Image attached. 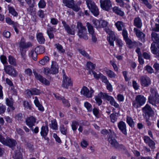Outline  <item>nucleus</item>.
<instances>
[{
	"label": "nucleus",
	"instance_id": "f257e3e1",
	"mask_svg": "<svg viewBox=\"0 0 159 159\" xmlns=\"http://www.w3.org/2000/svg\"><path fill=\"white\" fill-rule=\"evenodd\" d=\"M101 132L103 135L108 134L107 135V140L109 143L111 144V147L119 150L120 149L126 150L125 147L122 144H119L114 137V136L116 137V135L113 131L111 129H109V130L106 129H103Z\"/></svg>",
	"mask_w": 159,
	"mask_h": 159
},
{
	"label": "nucleus",
	"instance_id": "f03ea898",
	"mask_svg": "<svg viewBox=\"0 0 159 159\" xmlns=\"http://www.w3.org/2000/svg\"><path fill=\"white\" fill-rule=\"evenodd\" d=\"M76 28L77 29V34L79 37L80 39L87 40L89 37L85 26L81 22L78 21L77 22Z\"/></svg>",
	"mask_w": 159,
	"mask_h": 159
},
{
	"label": "nucleus",
	"instance_id": "7ed1b4c3",
	"mask_svg": "<svg viewBox=\"0 0 159 159\" xmlns=\"http://www.w3.org/2000/svg\"><path fill=\"white\" fill-rule=\"evenodd\" d=\"M146 98L141 94L136 96L135 99L132 101V107L137 109L140 107L145 103Z\"/></svg>",
	"mask_w": 159,
	"mask_h": 159
},
{
	"label": "nucleus",
	"instance_id": "20e7f679",
	"mask_svg": "<svg viewBox=\"0 0 159 159\" xmlns=\"http://www.w3.org/2000/svg\"><path fill=\"white\" fill-rule=\"evenodd\" d=\"M86 4L88 8L94 16H97L98 15L99 13L98 8L93 1L92 0H86Z\"/></svg>",
	"mask_w": 159,
	"mask_h": 159
},
{
	"label": "nucleus",
	"instance_id": "39448f33",
	"mask_svg": "<svg viewBox=\"0 0 159 159\" xmlns=\"http://www.w3.org/2000/svg\"><path fill=\"white\" fill-rule=\"evenodd\" d=\"M105 31L109 35V36L107 37V39L110 45L114 46V42L116 41L117 39L116 36L114 32L109 29L106 28L105 29Z\"/></svg>",
	"mask_w": 159,
	"mask_h": 159
},
{
	"label": "nucleus",
	"instance_id": "423d86ee",
	"mask_svg": "<svg viewBox=\"0 0 159 159\" xmlns=\"http://www.w3.org/2000/svg\"><path fill=\"white\" fill-rule=\"evenodd\" d=\"M64 72V70H63ZM73 86V81L70 78L68 77L64 73L63 75L62 83L61 86L63 88L68 89L69 87H72Z\"/></svg>",
	"mask_w": 159,
	"mask_h": 159
},
{
	"label": "nucleus",
	"instance_id": "0eeeda50",
	"mask_svg": "<svg viewBox=\"0 0 159 159\" xmlns=\"http://www.w3.org/2000/svg\"><path fill=\"white\" fill-rule=\"evenodd\" d=\"M4 70L7 74L13 77H16L18 75V73L15 68L10 65L4 66Z\"/></svg>",
	"mask_w": 159,
	"mask_h": 159
},
{
	"label": "nucleus",
	"instance_id": "6e6552de",
	"mask_svg": "<svg viewBox=\"0 0 159 159\" xmlns=\"http://www.w3.org/2000/svg\"><path fill=\"white\" fill-rule=\"evenodd\" d=\"M143 112L144 114L143 117H150L153 116L154 112L151 107L148 104H147L142 109Z\"/></svg>",
	"mask_w": 159,
	"mask_h": 159
},
{
	"label": "nucleus",
	"instance_id": "1a4fd4ad",
	"mask_svg": "<svg viewBox=\"0 0 159 159\" xmlns=\"http://www.w3.org/2000/svg\"><path fill=\"white\" fill-rule=\"evenodd\" d=\"M100 2L101 8L104 10L109 11L112 6L110 0H100Z\"/></svg>",
	"mask_w": 159,
	"mask_h": 159
},
{
	"label": "nucleus",
	"instance_id": "9d476101",
	"mask_svg": "<svg viewBox=\"0 0 159 159\" xmlns=\"http://www.w3.org/2000/svg\"><path fill=\"white\" fill-rule=\"evenodd\" d=\"M140 80L141 85L144 87H148L151 84L150 79L146 75L141 76L140 78Z\"/></svg>",
	"mask_w": 159,
	"mask_h": 159
},
{
	"label": "nucleus",
	"instance_id": "9b49d317",
	"mask_svg": "<svg viewBox=\"0 0 159 159\" xmlns=\"http://www.w3.org/2000/svg\"><path fill=\"white\" fill-rule=\"evenodd\" d=\"M94 91L92 88L90 89V90L85 86L83 87L81 91V93L88 98H91L94 93Z\"/></svg>",
	"mask_w": 159,
	"mask_h": 159
},
{
	"label": "nucleus",
	"instance_id": "f8f14e48",
	"mask_svg": "<svg viewBox=\"0 0 159 159\" xmlns=\"http://www.w3.org/2000/svg\"><path fill=\"white\" fill-rule=\"evenodd\" d=\"M2 143L4 145L7 146L13 149V148L16 146L17 142L16 140L12 139H3Z\"/></svg>",
	"mask_w": 159,
	"mask_h": 159
},
{
	"label": "nucleus",
	"instance_id": "ddd939ff",
	"mask_svg": "<svg viewBox=\"0 0 159 159\" xmlns=\"http://www.w3.org/2000/svg\"><path fill=\"white\" fill-rule=\"evenodd\" d=\"M62 23L65 30L68 34L72 35H74L75 34V30L74 29L75 27V25H72L70 28L69 25L67 24L65 21H62Z\"/></svg>",
	"mask_w": 159,
	"mask_h": 159
},
{
	"label": "nucleus",
	"instance_id": "4468645a",
	"mask_svg": "<svg viewBox=\"0 0 159 159\" xmlns=\"http://www.w3.org/2000/svg\"><path fill=\"white\" fill-rule=\"evenodd\" d=\"M33 73L35 78L38 80H39L43 84L46 85H49L50 84L49 82L46 79L43 78L39 74H38L35 71H34Z\"/></svg>",
	"mask_w": 159,
	"mask_h": 159
},
{
	"label": "nucleus",
	"instance_id": "2eb2a0df",
	"mask_svg": "<svg viewBox=\"0 0 159 159\" xmlns=\"http://www.w3.org/2000/svg\"><path fill=\"white\" fill-rule=\"evenodd\" d=\"M134 32L136 34V36L140 39L142 41L144 42L145 41V35L143 32L136 27L134 29Z\"/></svg>",
	"mask_w": 159,
	"mask_h": 159
},
{
	"label": "nucleus",
	"instance_id": "dca6fc26",
	"mask_svg": "<svg viewBox=\"0 0 159 159\" xmlns=\"http://www.w3.org/2000/svg\"><path fill=\"white\" fill-rule=\"evenodd\" d=\"M143 139L144 142L146 144H148L152 149H155V143L154 141L150 139L149 137L148 136H144Z\"/></svg>",
	"mask_w": 159,
	"mask_h": 159
},
{
	"label": "nucleus",
	"instance_id": "f3484780",
	"mask_svg": "<svg viewBox=\"0 0 159 159\" xmlns=\"http://www.w3.org/2000/svg\"><path fill=\"white\" fill-rule=\"evenodd\" d=\"M118 126L119 129L125 135L127 134L126 125L125 122L121 121L118 124Z\"/></svg>",
	"mask_w": 159,
	"mask_h": 159
},
{
	"label": "nucleus",
	"instance_id": "a211bd4d",
	"mask_svg": "<svg viewBox=\"0 0 159 159\" xmlns=\"http://www.w3.org/2000/svg\"><path fill=\"white\" fill-rule=\"evenodd\" d=\"M19 45L20 47L23 49L30 47L32 46V45L30 42H28L26 43L24 39L22 38L20 43Z\"/></svg>",
	"mask_w": 159,
	"mask_h": 159
},
{
	"label": "nucleus",
	"instance_id": "6ab92c4d",
	"mask_svg": "<svg viewBox=\"0 0 159 159\" xmlns=\"http://www.w3.org/2000/svg\"><path fill=\"white\" fill-rule=\"evenodd\" d=\"M36 119L33 116H31L28 117L26 120V125L30 128H32L34 125L35 123L36 122Z\"/></svg>",
	"mask_w": 159,
	"mask_h": 159
},
{
	"label": "nucleus",
	"instance_id": "aec40b11",
	"mask_svg": "<svg viewBox=\"0 0 159 159\" xmlns=\"http://www.w3.org/2000/svg\"><path fill=\"white\" fill-rule=\"evenodd\" d=\"M151 40L153 41L152 43L159 44V34L156 32H152L151 34Z\"/></svg>",
	"mask_w": 159,
	"mask_h": 159
},
{
	"label": "nucleus",
	"instance_id": "412c9836",
	"mask_svg": "<svg viewBox=\"0 0 159 159\" xmlns=\"http://www.w3.org/2000/svg\"><path fill=\"white\" fill-rule=\"evenodd\" d=\"M50 70L52 74H54L58 73V65L56 61H52Z\"/></svg>",
	"mask_w": 159,
	"mask_h": 159
},
{
	"label": "nucleus",
	"instance_id": "4be33fe9",
	"mask_svg": "<svg viewBox=\"0 0 159 159\" xmlns=\"http://www.w3.org/2000/svg\"><path fill=\"white\" fill-rule=\"evenodd\" d=\"M133 25L138 29L141 28L142 26V23L140 18L139 17H135L134 20Z\"/></svg>",
	"mask_w": 159,
	"mask_h": 159
},
{
	"label": "nucleus",
	"instance_id": "5701e85b",
	"mask_svg": "<svg viewBox=\"0 0 159 159\" xmlns=\"http://www.w3.org/2000/svg\"><path fill=\"white\" fill-rule=\"evenodd\" d=\"M159 44H157L156 46L154 43H152L151 45V49L152 52L156 55L159 54Z\"/></svg>",
	"mask_w": 159,
	"mask_h": 159
},
{
	"label": "nucleus",
	"instance_id": "b1692460",
	"mask_svg": "<svg viewBox=\"0 0 159 159\" xmlns=\"http://www.w3.org/2000/svg\"><path fill=\"white\" fill-rule=\"evenodd\" d=\"M112 11L116 15L123 17L125 15L124 12L119 7L115 6L112 8Z\"/></svg>",
	"mask_w": 159,
	"mask_h": 159
},
{
	"label": "nucleus",
	"instance_id": "393cba45",
	"mask_svg": "<svg viewBox=\"0 0 159 159\" xmlns=\"http://www.w3.org/2000/svg\"><path fill=\"white\" fill-rule=\"evenodd\" d=\"M148 99L149 103L154 106L159 103V97H149Z\"/></svg>",
	"mask_w": 159,
	"mask_h": 159
},
{
	"label": "nucleus",
	"instance_id": "a878e982",
	"mask_svg": "<svg viewBox=\"0 0 159 159\" xmlns=\"http://www.w3.org/2000/svg\"><path fill=\"white\" fill-rule=\"evenodd\" d=\"M37 39L39 43L44 44L45 42V39L41 33H38L36 34Z\"/></svg>",
	"mask_w": 159,
	"mask_h": 159
},
{
	"label": "nucleus",
	"instance_id": "bb28decb",
	"mask_svg": "<svg viewBox=\"0 0 159 159\" xmlns=\"http://www.w3.org/2000/svg\"><path fill=\"white\" fill-rule=\"evenodd\" d=\"M63 3L67 7L71 8L75 4V1L74 0H63Z\"/></svg>",
	"mask_w": 159,
	"mask_h": 159
},
{
	"label": "nucleus",
	"instance_id": "cd10ccee",
	"mask_svg": "<svg viewBox=\"0 0 159 159\" xmlns=\"http://www.w3.org/2000/svg\"><path fill=\"white\" fill-rule=\"evenodd\" d=\"M127 44L129 45L130 48H132L138 46V43L135 41H133L130 39H128L125 41Z\"/></svg>",
	"mask_w": 159,
	"mask_h": 159
},
{
	"label": "nucleus",
	"instance_id": "c85d7f7f",
	"mask_svg": "<svg viewBox=\"0 0 159 159\" xmlns=\"http://www.w3.org/2000/svg\"><path fill=\"white\" fill-rule=\"evenodd\" d=\"M48 132V126H43L41 128L40 134L43 137L46 136Z\"/></svg>",
	"mask_w": 159,
	"mask_h": 159
},
{
	"label": "nucleus",
	"instance_id": "c756f323",
	"mask_svg": "<svg viewBox=\"0 0 159 159\" xmlns=\"http://www.w3.org/2000/svg\"><path fill=\"white\" fill-rule=\"evenodd\" d=\"M107 100L110 102L111 105L114 106L116 108H120L119 105L116 102L113 97L110 96Z\"/></svg>",
	"mask_w": 159,
	"mask_h": 159
},
{
	"label": "nucleus",
	"instance_id": "7c9ffc66",
	"mask_svg": "<svg viewBox=\"0 0 159 159\" xmlns=\"http://www.w3.org/2000/svg\"><path fill=\"white\" fill-rule=\"evenodd\" d=\"M86 26L87 27L89 34H90L95 33L94 30L93 26L89 22L86 23Z\"/></svg>",
	"mask_w": 159,
	"mask_h": 159
},
{
	"label": "nucleus",
	"instance_id": "2f4dec72",
	"mask_svg": "<svg viewBox=\"0 0 159 159\" xmlns=\"http://www.w3.org/2000/svg\"><path fill=\"white\" fill-rule=\"evenodd\" d=\"M6 102L7 105L12 110H15V108L13 106V102L12 98H7L6 99Z\"/></svg>",
	"mask_w": 159,
	"mask_h": 159
},
{
	"label": "nucleus",
	"instance_id": "473e14b6",
	"mask_svg": "<svg viewBox=\"0 0 159 159\" xmlns=\"http://www.w3.org/2000/svg\"><path fill=\"white\" fill-rule=\"evenodd\" d=\"M51 123L49 124L50 127L53 129L57 130L58 129V126L56 120L54 119L51 120Z\"/></svg>",
	"mask_w": 159,
	"mask_h": 159
},
{
	"label": "nucleus",
	"instance_id": "72a5a7b5",
	"mask_svg": "<svg viewBox=\"0 0 159 159\" xmlns=\"http://www.w3.org/2000/svg\"><path fill=\"white\" fill-rule=\"evenodd\" d=\"M151 94L149 97H159V95L156 89L151 88L150 89Z\"/></svg>",
	"mask_w": 159,
	"mask_h": 159
},
{
	"label": "nucleus",
	"instance_id": "f704fd0d",
	"mask_svg": "<svg viewBox=\"0 0 159 159\" xmlns=\"http://www.w3.org/2000/svg\"><path fill=\"white\" fill-rule=\"evenodd\" d=\"M30 57L34 61H36L37 59V54L34 50H32L29 53Z\"/></svg>",
	"mask_w": 159,
	"mask_h": 159
},
{
	"label": "nucleus",
	"instance_id": "c9c22d12",
	"mask_svg": "<svg viewBox=\"0 0 159 159\" xmlns=\"http://www.w3.org/2000/svg\"><path fill=\"white\" fill-rule=\"evenodd\" d=\"M109 96H110L108 95L107 93L102 92L98 93L97 95L95 96V97L100 98H105L107 100Z\"/></svg>",
	"mask_w": 159,
	"mask_h": 159
},
{
	"label": "nucleus",
	"instance_id": "e433bc0d",
	"mask_svg": "<svg viewBox=\"0 0 159 159\" xmlns=\"http://www.w3.org/2000/svg\"><path fill=\"white\" fill-rule=\"evenodd\" d=\"M126 122L130 127H134V123L131 117L127 116L126 118Z\"/></svg>",
	"mask_w": 159,
	"mask_h": 159
},
{
	"label": "nucleus",
	"instance_id": "4c0bfd02",
	"mask_svg": "<svg viewBox=\"0 0 159 159\" xmlns=\"http://www.w3.org/2000/svg\"><path fill=\"white\" fill-rule=\"evenodd\" d=\"M107 76L111 78H115L116 75L112 71L110 70H108L106 71Z\"/></svg>",
	"mask_w": 159,
	"mask_h": 159
},
{
	"label": "nucleus",
	"instance_id": "58836bf2",
	"mask_svg": "<svg viewBox=\"0 0 159 159\" xmlns=\"http://www.w3.org/2000/svg\"><path fill=\"white\" fill-rule=\"evenodd\" d=\"M139 2L144 4L148 9H151L152 8V6L149 3L148 0H139Z\"/></svg>",
	"mask_w": 159,
	"mask_h": 159
},
{
	"label": "nucleus",
	"instance_id": "ea45409f",
	"mask_svg": "<svg viewBox=\"0 0 159 159\" xmlns=\"http://www.w3.org/2000/svg\"><path fill=\"white\" fill-rule=\"evenodd\" d=\"M49 57L47 56H45L39 61V63L43 65H44L49 61Z\"/></svg>",
	"mask_w": 159,
	"mask_h": 159
},
{
	"label": "nucleus",
	"instance_id": "a19ab883",
	"mask_svg": "<svg viewBox=\"0 0 159 159\" xmlns=\"http://www.w3.org/2000/svg\"><path fill=\"white\" fill-rule=\"evenodd\" d=\"M84 105L88 112H91L92 111V107L90 103L86 102L84 103Z\"/></svg>",
	"mask_w": 159,
	"mask_h": 159
},
{
	"label": "nucleus",
	"instance_id": "79ce46f5",
	"mask_svg": "<svg viewBox=\"0 0 159 159\" xmlns=\"http://www.w3.org/2000/svg\"><path fill=\"white\" fill-rule=\"evenodd\" d=\"M148 73L152 74L154 73V71L152 67L149 65H147L144 68Z\"/></svg>",
	"mask_w": 159,
	"mask_h": 159
},
{
	"label": "nucleus",
	"instance_id": "37998d69",
	"mask_svg": "<svg viewBox=\"0 0 159 159\" xmlns=\"http://www.w3.org/2000/svg\"><path fill=\"white\" fill-rule=\"evenodd\" d=\"M9 12L14 16H17L18 13L16 11L15 9L12 7H10L8 8Z\"/></svg>",
	"mask_w": 159,
	"mask_h": 159
},
{
	"label": "nucleus",
	"instance_id": "c03bdc74",
	"mask_svg": "<svg viewBox=\"0 0 159 159\" xmlns=\"http://www.w3.org/2000/svg\"><path fill=\"white\" fill-rule=\"evenodd\" d=\"M79 125V124L78 122L75 120H74L72 121L71 124V127L72 130L74 131H76Z\"/></svg>",
	"mask_w": 159,
	"mask_h": 159
},
{
	"label": "nucleus",
	"instance_id": "a18cd8bd",
	"mask_svg": "<svg viewBox=\"0 0 159 159\" xmlns=\"http://www.w3.org/2000/svg\"><path fill=\"white\" fill-rule=\"evenodd\" d=\"M116 28L119 31H121L122 30V27L123 26V23L120 21H118L115 24Z\"/></svg>",
	"mask_w": 159,
	"mask_h": 159
},
{
	"label": "nucleus",
	"instance_id": "49530a36",
	"mask_svg": "<svg viewBox=\"0 0 159 159\" xmlns=\"http://www.w3.org/2000/svg\"><path fill=\"white\" fill-rule=\"evenodd\" d=\"M31 90L33 95H39L41 93V91L36 88H32Z\"/></svg>",
	"mask_w": 159,
	"mask_h": 159
},
{
	"label": "nucleus",
	"instance_id": "de8ad7c7",
	"mask_svg": "<svg viewBox=\"0 0 159 159\" xmlns=\"http://www.w3.org/2000/svg\"><path fill=\"white\" fill-rule=\"evenodd\" d=\"M39 7L40 8H44L46 6V2L44 0H40L38 4Z\"/></svg>",
	"mask_w": 159,
	"mask_h": 159
},
{
	"label": "nucleus",
	"instance_id": "09e8293b",
	"mask_svg": "<svg viewBox=\"0 0 159 159\" xmlns=\"http://www.w3.org/2000/svg\"><path fill=\"white\" fill-rule=\"evenodd\" d=\"M60 130L61 133L63 134L66 135L67 134V128L65 127L64 125H61L60 127Z\"/></svg>",
	"mask_w": 159,
	"mask_h": 159
},
{
	"label": "nucleus",
	"instance_id": "8fccbe9b",
	"mask_svg": "<svg viewBox=\"0 0 159 159\" xmlns=\"http://www.w3.org/2000/svg\"><path fill=\"white\" fill-rule=\"evenodd\" d=\"M92 21L96 28H101L100 20H93Z\"/></svg>",
	"mask_w": 159,
	"mask_h": 159
},
{
	"label": "nucleus",
	"instance_id": "3c124183",
	"mask_svg": "<svg viewBox=\"0 0 159 159\" xmlns=\"http://www.w3.org/2000/svg\"><path fill=\"white\" fill-rule=\"evenodd\" d=\"M8 61L11 65H16V61L15 59L12 56H9L8 57Z\"/></svg>",
	"mask_w": 159,
	"mask_h": 159
},
{
	"label": "nucleus",
	"instance_id": "603ef678",
	"mask_svg": "<svg viewBox=\"0 0 159 159\" xmlns=\"http://www.w3.org/2000/svg\"><path fill=\"white\" fill-rule=\"evenodd\" d=\"M37 52L39 54H42L45 52V48L42 46H40L37 47L36 48Z\"/></svg>",
	"mask_w": 159,
	"mask_h": 159
},
{
	"label": "nucleus",
	"instance_id": "864d4df0",
	"mask_svg": "<svg viewBox=\"0 0 159 159\" xmlns=\"http://www.w3.org/2000/svg\"><path fill=\"white\" fill-rule=\"evenodd\" d=\"M96 66V65L93 64L90 61L88 62L87 63V67L89 69H94Z\"/></svg>",
	"mask_w": 159,
	"mask_h": 159
},
{
	"label": "nucleus",
	"instance_id": "5fc2aeb1",
	"mask_svg": "<svg viewBox=\"0 0 159 159\" xmlns=\"http://www.w3.org/2000/svg\"><path fill=\"white\" fill-rule=\"evenodd\" d=\"M79 52L82 55L85 57L88 58L89 59H90V57L89 55L84 50H83L81 49H80L78 50Z\"/></svg>",
	"mask_w": 159,
	"mask_h": 159
},
{
	"label": "nucleus",
	"instance_id": "6e6d98bb",
	"mask_svg": "<svg viewBox=\"0 0 159 159\" xmlns=\"http://www.w3.org/2000/svg\"><path fill=\"white\" fill-rule=\"evenodd\" d=\"M111 121L112 123H114L116 121L117 119V117L116 115L114 113H112L110 116Z\"/></svg>",
	"mask_w": 159,
	"mask_h": 159
},
{
	"label": "nucleus",
	"instance_id": "4d7b16f0",
	"mask_svg": "<svg viewBox=\"0 0 159 159\" xmlns=\"http://www.w3.org/2000/svg\"><path fill=\"white\" fill-rule=\"evenodd\" d=\"M56 47L59 51L62 53H64L65 52V50L63 48L62 46L59 43L56 44H55Z\"/></svg>",
	"mask_w": 159,
	"mask_h": 159
},
{
	"label": "nucleus",
	"instance_id": "13d9d810",
	"mask_svg": "<svg viewBox=\"0 0 159 159\" xmlns=\"http://www.w3.org/2000/svg\"><path fill=\"white\" fill-rule=\"evenodd\" d=\"M116 44L118 45L120 49H122L123 44L122 41L120 39H117L116 41Z\"/></svg>",
	"mask_w": 159,
	"mask_h": 159
},
{
	"label": "nucleus",
	"instance_id": "bf43d9fd",
	"mask_svg": "<svg viewBox=\"0 0 159 159\" xmlns=\"http://www.w3.org/2000/svg\"><path fill=\"white\" fill-rule=\"evenodd\" d=\"M122 34L123 37L125 41L127 39H129L128 37V33L126 30L125 29H123L122 32Z\"/></svg>",
	"mask_w": 159,
	"mask_h": 159
},
{
	"label": "nucleus",
	"instance_id": "052dcab7",
	"mask_svg": "<svg viewBox=\"0 0 159 159\" xmlns=\"http://www.w3.org/2000/svg\"><path fill=\"white\" fill-rule=\"evenodd\" d=\"M62 98L63 99L61 101H62V103L65 106L67 107H70V104L68 100L65 99L64 97Z\"/></svg>",
	"mask_w": 159,
	"mask_h": 159
},
{
	"label": "nucleus",
	"instance_id": "680f3d73",
	"mask_svg": "<svg viewBox=\"0 0 159 159\" xmlns=\"http://www.w3.org/2000/svg\"><path fill=\"white\" fill-rule=\"evenodd\" d=\"M92 72L93 75L94 77L97 80H98L100 78L101 76V75H102V74L99 73V74H97L96 72L95 71L92 70Z\"/></svg>",
	"mask_w": 159,
	"mask_h": 159
},
{
	"label": "nucleus",
	"instance_id": "e2e57ef3",
	"mask_svg": "<svg viewBox=\"0 0 159 159\" xmlns=\"http://www.w3.org/2000/svg\"><path fill=\"white\" fill-rule=\"evenodd\" d=\"M100 26L101 28H105V29L107 28L106 27H107L108 25V22L104 20H100Z\"/></svg>",
	"mask_w": 159,
	"mask_h": 159
},
{
	"label": "nucleus",
	"instance_id": "0e129e2a",
	"mask_svg": "<svg viewBox=\"0 0 159 159\" xmlns=\"http://www.w3.org/2000/svg\"><path fill=\"white\" fill-rule=\"evenodd\" d=\"M48 28L47 29V32H56V29L53 26L48 25Z\"/></svg>",
	"mask_w": 159,
	"mask_h": 159
},
{
	"label": "nucleus",
	"instance_id": "69168bd1",
	"mask_svg": "<svg viewBox=\"0 0 159 159\" xmlns=\"http://www.w3.org/2000/svg\"><path fill=\"white\" fill-rule=\"evenodd\" d=\"M101 76L100 78L101 79L102 82L105 83L106 84L109 82L107 77L106 76H104L102 74L101 75Z\"/></svg>",
	"mask_w": 159,
	"mask_h": 159
},
{
	"label": "nucleus",
	"instance_id": "338daca9",
	"mask_svg": "<svg viewBox=\"0 0 159 159\" xmlns=\"http://www.w3.org/2000/svg\"><path fill=\"white\" fill-rule=\"evenodd\" d=\"M50 19V22L52 25H56L58 24V20L57 19L54 18H52Z\"/></svg>",
	"mask_w": 159,
	"mask_h": 159
},
{
	"label": "nucleus",
	"instance_id": "774afa93",
	"mask_svg": "<svg viewBox=\"0 0 159 159\" xmlns=\"http://www.w3.org/2000/svg\"><path fill=\"white\" fill-rule=\"evenodd\" d=\"M151 30L154 32H159V24H155V27L152 28Z\"/></svg>",
	"mask_w": 159,
	"mask_h": 159
}]
</instances>
